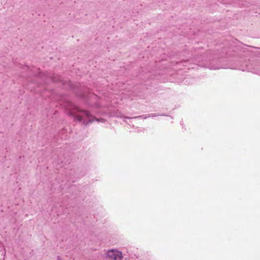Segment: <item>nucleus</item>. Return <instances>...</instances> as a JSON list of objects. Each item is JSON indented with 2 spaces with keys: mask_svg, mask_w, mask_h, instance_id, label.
<instances>
[{
  "mask_svg": "<svg viewBox=\"0 0 260 260\" xmlns=\"http://www.w3.org/2000/svg\"><path fill=\"white\" fill-rule=\"evenodd\" d=\"M69 114L73 117L74 120L82 122V124L85 126L94 121L103 123L106 121L105 119L96 118L89 111L81 110L76 106H74L73 109L69 112Z\"/></svg>",
  "mask_w": 260,
  "mask_h": 260,
  "instance_id": "f257e3e1",
  "label": "nucleus"
},
{
  "mask_svg": "<svg viewBox=\"0 0 260 260\" xmlns=\"http://www.w3.org/2000/svg\"><path fill=\"white\" fill-rule=\"evenodd\" d=\"M107 256L112 260H121L123 258L121 252L114 249L108 251Z\"/></svg>",
  "mask_w": 260,
  "mask_h": 260,
  "instance_id": "f03ea898",
  "label": "nucleus"
},
{
  "mask_svg": "<svg viewBox=\"0 0 260 260\" xmlns=\"http://www.w3.org/2000/svg\"><path fill=\"white\" fill-rule=\"evenodd\" d=\"M204 67L209 68L210 70H218L219 69H225L226 68L223 65L220 63V62L218 60H213L209 63L205 64Z\"/></svg>",
  "mask_w": 260,
  "mask_h": 260,
  "instance_id": "7ed1b4c3",
  "label": "nucleus"
},
{
  "mask_svg": "<svg viewBox=\"0 0 260 260\" xmlns=\"http://www.w3.org/2000/svg\"><path fill=\"white\" fill-rule=\"evenodd\" d=\"M235 69L242 71L253 72L247 64H245V66L240 65L236 67Z\"/></svg>",
  "mask_w": 260,
  "mask_h": 260,
  "instance_id": "20e7f679",
  "label": "nucleus"
},
{
  "mask_svg": "<svg viewBox=\"0 0 260 260\" xmlns=\"http://www.w3.org/2000/svg\"><path fill=\"white\" fill-rule=\"evenodd\" d=\"M158 115H159L156 114H148L147 116H145L144 118H146L147 117H155V116H157Z\"/></svg>",
  "mask_w": 260,
  "mask_h": 260,
  "instance_id": "39448f33",
  "label": "nucleus"
},
{
  "mask_svg": "<svg viewBox=\"0 0 260 260\" xmlns=\"http://www.w3.org/2000/svg\"><path fill=\"white\" fill-rule=\"evenodd\" d=\"M193 55V58L194 59V61H195L194 63H199L200 62V61H199V60H197V58H197V57H196V56H195L196 55V54H194V55Z\"/></svg>",
  "mask_w": 260,
  "mask_h": 260,
  "instance_id": "423d86ee",
  "label": "nucleus"
},
{
  "mask_svg": "<svg viewBox=\"0 0 260 260\" xmlns=\"http://www.w3.org/2000/svg\"><path fill=\"white\" fill-rule=\"evenodd\" d=\"M190 61V60H182V61H181V62H182V63H186V62H188V61Z\"/></svg>",
  "mask_w": 260,
  "mask_h": 260,
  "instance_id": "0eeeda50",
  "label": "nucleus"
},
{
  "mask_svg": "<svg viewBox=\"0 0 260 260\" xmlns=\"http://www.w3.org/2000/svg\"><path fill=\"white\" fill-rule=\"evenodd\" d=\"M199 49H194V52L198 53L199 52Z\"/></svg>",
  "mask_w": 260,
  "mask_h": 260,
  "instance_id": "6e6552de",
  "label": "nucleus"
},
{
  "mask_svg": "<svg viewBox=\"0 0 260 260\" xmlns=\"http://www.w3.org/2000/svg\"><path fill=\"white\" fill-rule=\"evenodd\" d=\"M144 117V116H138V117H135V118H141V117Z\"/></svg>",
  "mask_w": 260,
  "mask_h": 260,
  "instance_id": "1a4fd4ad",
  "label": "nucleus"
},
{
  "mask_svg": "<svg viewBox=\"0 0 260 260\" xmlns=\"http://www.w3.org/2000/svg\"><path fill=\"white\" fill-rule=\"evenodd\" d=\"M255 73L256 74H260V73H259V72H258V71H257V72H255Z\"/></svg>",
  "mask_w": 260,
  "mask_h": 260,
  "instance_id": "9d476101",
  "label": "nucleus"
},
{
  "mask_svg": "<svg viewBox=\"0 0 260 260\" xmlns=\"http://www.w3.org/2000/svg\"><path fill=\"white\" fill-rule=\"evenodd\" d=\"M116 116H117L121 117V116H120V115H117Z\"/></svg>",
  "mask_w": 260,
  "mask_h": 260,
  "instance_id": "9b49d317",
  "label": "nucleus"
},
{
  "mask_svg": "<svg viewBox=\"0 0 260 260\" xmlns=\"http://www.w3.org/2000/svg\"><path fill=\"white\" fill-rule=\"evenodd\" d=\"M58 259V260H60V259H59V256L58 257V259Z\"/></svg>",
  "mask_w": 260,
  "mask_h": 260,
  "instance_id": "f8f14e48",
  "label": "nucleus"
}]
</instances>
